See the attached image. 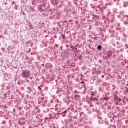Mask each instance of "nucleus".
<instances>
[{
    "label": "nucleus",
    "instance_id": "nucleus-2",
    "mask_svg": "<svg viewBox=\"0 0 128 128\" xmlns=\"http://www.w3.org/2000/svg\"><path fill=\"white\" fill-rule=\"evenodd\" d=\"M51 4L52 6H56V4H58V0H52L51 1Z\"/></svg>",
    "mask_w": 128,
    "mask_h": 128
},
{
    "label": "nucleus",
    "instance_id": "nucleus-6",
    "mask_svg": "<svg viewBox=\"0 0 128 128\" xmlns=\"http://www.w3.org/2000/svg\"><path fill=\"white\" fill-rule=\"evenodd\" d=\"M68 112L67 110L64 111L63 112H62V114H66V112Z\"/></svg>",
    "mask_w": 128,
    "mask_h": 128
},
{
    "label": "nucleus",
    "instance_id": "nucleus-9",
    "mask_svg": "<svg viewBox=\"0 0 128 128\" xmlns=\"http://www.w3.org/2000/svg\"><path fill=\"white\" fill-rule=\"evenodd\" d=\"M62 116H66V114H63Z\"/></svg>",
    "mask_w": 128,
    "mask_h": 128
},
{
    "label": "nucleus",
    "instance_id": "nucleus-1",
    "mask_svg": "<svg viewBox=\"0 0 128 128\" xmlns=\"http://www.w3.org/2000/svg\"><path fill=\"white\" fill-rule=\"evenodd\" d=\"M21 76L23 78H28L30 76V70H23L22 72Z\"/></svg>",
    "mask_w": 128,
    "mask_h": 128
},
{
    "label": "nucleus",
    "instance_id": "nucleus-3",
    "mask_svg": "<svg viewBox=\"0 0 128 128\" xmlns=\"http://www.w3.org/2000/svg\"><path fill=\"white\" fill-rule=\"evenodd\" d=\"M74 98H76L77 100H80V95H75L74 96Z\"/></svg>",
    "mask_w": 128,
    "mask_h": 128
},
{
    "label": "nucleus",
    "instance_id": "nucleus-8",
    "mask_svg": "<svg viewBox=\"0 0 128 128\" xmlns=\"http://www.w3.org/2000/svg\"><path fill=\"white\" fill-rule=\"evenodd\" d=\"M102 78H104V76L102 75Z\"/></svg>",
    "mask_w": 128,
    "mask_h": 128
},
{
    "label": "nucleus",
    "instance_id": "nucleus-5",
    "mask_svg": "<svg viewBox=\"0 0 128 128\" xmlns=\"http://www.w3.org/2000/svg\"><path fill=\"white\" fill-rule=\"evenodd\" d=\"M97 48H98V50H102V46H97Z\"/></svg>",
    "mask_w": 128,
    "mask_h": 128
},
{
    "label": "nucleus",
    "instance_id": "nucleus-4",
    "mask_svg": "<svg viewBox=\"0 0 128 128\" xmlns=\"http://www.w3.org/2000/svg\"><path fill=\"white\" fill-rule=\"evenodd\" d=\"M46 64L47 66L49 68H52V65L50 64Z\"/></svg>",
    "mask_w": 128,
    "mask_h": 128
},
{
    "label": "nucleus",
    "instance_id": "nucleus-7",
    "mask_svg": "<svg viewBox=\"0 0 128 128\" xmlns=\"http://www.w3.org/2000/svg\"><path fill=\"white\" fill-rule=\"evenodd\" d=\"M40 12H44V10H42V9H40Z\"/></svg>",
    "mask_w": 128,
    "mask_h": 128
}]
</instances>
